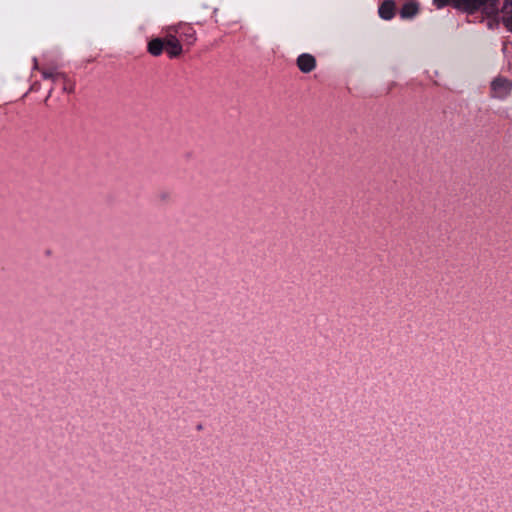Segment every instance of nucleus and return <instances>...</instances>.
<instances>
[{"label":"nucleus","instance_id":"4","mask_svg":"<svg viewBox=\"0 0 512 512\" xmlns=\"http://www.w3.org/2000/svg\"><path fill=\"white\" fill-rule=\"evenodd\" d=\"M297 66L303 73H309L316 67L315 57L311 54L304 53L297 58Z\"/></svg>","mask_w":512,"mask_h":512},{"label":"nucleus","instance_id":"6","mask_svg":"<svg viewBox=\"0 0 512 512\" xmlns=\"http://www.w3.org/2000/svg\"><path fill=\"white\" fill-rule=\"evenodd\" d=\"M502 13L504 25L512 32V0H504Z\"/></svg>","mask_w":512,"mask_h":512},{"label":"nucleus","instance_id":"1","mask_svg":"<svg viewBox=\"0 0 512 512\" xmlns=\"http://www.w3.org/2000/svg\"><path fill=\"white\" fill-rule=\"evenodd\" d=\"M438 6L453 4L458 9L473 13L481 9L485 14L491 16L498 11L499 0H434Z\"/></svg>","mask_w":512,"mask_h":512},{"label":"nucleus","instance_id":"8","mask_svg":"<svg viewBox=\"0 0 512 512\" xmlns=\"http://www.w3.org/2000/svg\"><path fill=\"white\" fill-rule=\"evenodd\" d=\"M148 52L153 56H159L164 49V39L154 38L148 43Z\"/></svg>","mask_w":512,"mask_h":512},{"label":"nucleus","instance_id":"12","mask_svg":"<svg viewBox=\"0 0 512 512\" xmlns=\"http://www.w3.org/2000/svg\"><path fill=\"white\" fill-rule=\"evenodd\" d=\"M34 69H38V61H37V59H34Z\"/></svg>","mask_w":512,"mask_h":512},{"label":"nucleus","instance_id":"11","mask_svg":"<svg viewBox=\"0 0 512 512\" xmlns=\"http://www.w3.org/2000/svg\"><path fill=\"white\" fill-rule=\"evenodd\" d=\"M179 26L180 25H173V26L167 27V29H166L167 34H171L172 32L177 33L179 30Z\"/></svg>","mask_w":512,"mask_h":512},{"label":"nucleus","instance_id":"5","mask_svg":"<svg viewBox=\"0 0 512 512\" xmlns=\"http://www.w3.org/2000/svg\"><path fill=\"white\" fill-rule=\"evenodd\" d=\"M379 15L384 20H390L395 14V3L392 0H385L379 7Z\"/></svg>","mask_w":512,"mask_h":512},{"label":"nucleus","instance_id":"2","mask_svg":"<svg viewBox=\"0 0 512 512\" xmlns=\"http://www.w3.org/2000/svg\"><path fill=\"white\" fill-rule=\"evenodd\" d=\"M490 89L492 98L506 99L512 93V80L504 76H497L491 81Z\"/></svg>","mask_w":512,"mask_h":512},{"label":"nucleus","instance_id":"3","mask_svg":"<svg viewBox=\"0 0 512 512\" xmlns=\"http://www.w3.org/2000/svg\"><path fill=\"white\" fill-rule=\"evenodd\" d=\"M164 48L170 57H177L183 51L181 43L173 34H167L164 38Z\"/></svg>","mask_w":512,"mask_h":512},{"label":"nucleus","instance_id":"7","mask_svg":"<svg viewBox=\"0 0 512 512\" xmlns=\"http://www.w3.org/2000/svg\"><path fill=\"white\" fill-rule=\"evenodd\" d=\"M41 73L44 79L51 80L53 84H59L65 76L63 72L57 69H43Z\"/></svg>","mask_w":512,"mask_h":512},{"label":"nucleus","instance_id":"10","mask_svg":"<svg viewBox=\"0 0 512 512\" xmlns=\"http://www.w3.org/2000/svg\"><path fill=\"white\" fill-rule=\"evenodd\" d=\"M59 84L66 93H72L74 91V83L66 75L64 76V80H61Z\"/></svg>","mask_w":512,"mask_h":512},{"label":"nucleus","instance_id":"9","mask_svg":"<svg viewBox=\"0 0 512 512\" xmlns=\"http://www.w3.org/2000/svg\"><path fill=\"white\" fill-rule=\"evenodd\" d=\"M418 12V5L414 2H408L403 5L400 11L402 18H411Z\"/></svg>","mask_w":512,"mask_h":512}]
</instances>
